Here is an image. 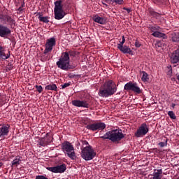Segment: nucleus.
Masks as SVG:
<instances>
[{
	"label": "nucleus",
	"mask_w": 179,
	"mask_h": 179,
	"mask_svg": "<svg viewBox=\"0 0 179 179\" xmlns=\"http://www.w3.org/2000/svg\"><path fill=\"white\" fill-rule=\"evenodd\" d=\"M71 57H76V52L73 50H69L63 52L56 62V65L63 71H69V69H75L76 66L71 65Z\"/></svg>",
	"instance_id": "1"
},
{
	"label": "nucleus",
	"mask_w": 179,
	"mask_h": 179,
	"mask_svg": "<svg viewBox=\"0 0 179 179\" xmlns=\"http://www.w3.org/2000/svg\"><path fill=\"white\" fill-rule=\"evenodd\" d=\"M117 85L113 81V80H109L106 81L103 85H102L99 89V96L100 97H110L115 94L117 92Z\"/></svg>",
	"instance_id": "2"
},
{
	"label": "nucleus",
	"mask_w": 179,
	"mask_h": 179,
	"mask_svg": "<svg viewBox=\"0 0 179 179\" xmlns=\"http://www.w3.org/2000/svg\"><path fill=\"white\" fill-rule=\"evenodd\" d=\"M101 139H109L113 143L115 142H120L121 139L125 138V134H122V130L121 129H113L107 131L103 136L100 137Z\"/></svg>",
	"instance_id": "3"
},
{
	"label": "nucleus",
	"mask_w": 179,
	"mask_h": 179,
	"mask_svg": "<svg viewBox=\"0 0 179 179\" xmlns=\"http://www.w3.org/2000/svg\"><path fill=\"white\" fill-rule=\"evenodd\" d=\"M96 152L91 145L81 148V157L86 162L93 160L96 157Z\"/></svg>",
	"instance_id": "4"
},
{
	"label": "nucleus",
	"mask_w": 179,
	"mask_h": 179,
	"mask_svg": "<svg viewBox=\"0 0 179 179\" xmlns=\"http://www.w3.org/2000/svg\"><path fill=\"white\" fill-rule=\"evenodd\" d=\"M62 150L71 159V160L76 159V155L75 154V148L69 141H64L62 143Z\"/></svg>",
	"instance_id": "5"
},
{
	"label": "nucleus",
	"mask_w": 179,
	"mask_h": 179,
	"mask_svg": "<svg viewBox=\"0 0 179 179\" xmlns=\"http://www.w3.org/2000/svg\"><path fill=\"white\" fill-rule=\"evenodd\" d=\"M54 15L56 20H61L66 16V13L62 8V0L56 1L55 2Z\"/></svg>",
	"instance_id": "6"
},
{
	"label": "nucleus",
	"mask_w": 179,
	"mask_h": 179,
	"mask_svg": "<svg viewBox=\"0 0 179 179\" xmlns=\"http://www.w3.org/2000/svg\"><path fill=\"white\" fill-rule=\"evenodd\" d=\"M87 129L96 132V131H103L106 129V124L104 122H96L86 126Z\"/></svg>",
	"instance_id": "7"
},
{
	"label": "nucleus",
	"mask_w": 179,
	"mask_h": 179,
	"mask_svg": "<svg viewBox=\"0 0 179 179\" xmlns=\"http://www.w3.org/2000/svg\"><path fill=\"white\" fill-rule=\"evenodd\" d=\"M124 90H127V92H129L131 90V92H134L137 94H141V93H142V90L139 87H138V84L133 83L132 82H129L125 84Z\"/></svg>",
	"instance_id": "8"
},
{
	"label": "nucleus",
	"mask_w": 179,
	"mask_h": 179,
	"mask_svg": "<svg viewBox=\"0 0 179 179\" xmlns=\"http://www.w3.org/2000/svg\"><path fill=\"white\" fill-rule=\"evenodd\" d=\"M148 132H149V127H148V125L145 123H143L136 130L134 136L136 138H143V136H145Z\"/></svg>",
	"instance_id": "9"
},
{
	"label": "nucleus",
	"mask_w": 179,
	"mask_h": 179,
	"mask_svg": "<svg viewBox=\"0 0 179 179\" xmlns=\"http://www.w3.org/2000/svg\"><path fill=\"white\" fill-rule=\"evenodd\" d=\"M56 41L55 38L52 37L47 40L45 43V49L43 52V54H48V52H51L52 51V48L55 47Z\"/></svg>",
	"instance_id": "10"
},
{
	"label": "nucleus",
	"mask_w": 179,
	"mask_h": 179,
	"mask_svg": "<svg viewBox=\"0 0 179 179\" xmlns=\"http://www.w3.org/2000/svg\"><path fill=\"white\" fill-rule=\"evenodd\" d=\"M47 170L52 173H64L66 170V164H62V165H57L56 166L48 167Z\"/></svg>",
	"instance_id": "11"
},
{
	"label": "nucleus",
	"mask_w": 179,
	"mask_h": 179,
	"mask_svg": "<svg viewBox=\"0 0 179 179\" xmlns=\"http://www.w3.org/2000/svg\"><path fill=\"white\" fill-rule=\"evenodd\" d=\"M12 34V31L8 27L0 24V37L6 38Z\"/></svg>",
	"instance_id": "12"
},
{
	"label": "nucleus",
	"mask_w": 179,
	"mask_h": 179,
	"mask_svg": "<svg viewBox=\"0 0 179 179\" xmlns=\"http://www.w3.org/2000/svg\"><path fill=\"white\" fill-rule=\"evenodd\" d=\"M0 23H2L3 24L9 23L10 26H12V24H15V20H13L12 17L3 14H0Z\"/></svg>",
	"instance_id": "13"
},
{
	"label": "nucleus",
	"mask_w": 179,
	"mask_h": 179,
	"mask_svg": "<svg viewBox=\"0 0 179 179\" xmlns=\"http://www.w3.org/2000/svg\"><path fill=\"white\" fill-rule=\"evenodd\" d=\"M72 104L75 107H83V108H89L90 104L86 100H73Z\"/></svg>",
	"instance_id": "14"
},
{
	"label": "nucleus",
	"mask_w": 179,
	"mask_h": 179,
	"mask_svg": "<svg viewBox=\"0 0 179 179\" xmlns=\"http://www.w3.org/2000/svg\"><path fill=\"white\" fill-rule=\"evenodd\" d=\"M10 128V126L9 124H0V138H5V136H8V135H9Z\"/></svg>",
	"instance_id": "15"
},
{
	"label": "nucleus",
	"mask_w": 179,
	"mask_h": 179,
	"mask_svg": "<svg viewBox=\"0 0 179 179\" xmlns=\"http://www.w3.org/2000/svg\"><path fill=\"white\" fill-rule=\"evenodd\" d=\"M171 64H178L179 62V49L176 50L170 56Z\"/></svg>",
	"instance_id": "16"
},
{
	"label": "nucleus",
	"mask_w": 179,
	"mask_h": 179,
	"mask_svg": "<svg viewBox=\"0 0 179 179\" xmlns=\"http://www.w3.org/2000/svg\"><path fill=\"white\" fill-rule=\"evenodd\" d=\"M118 50L121 51L123 54H130V55H134V52L127 45H123V46H117Z\"/></svg>",
	"instance_id": "17"
},
{
	"label": "nucleus",
	"mask_w": 179,
	"mask_h": 179,
	"mask_svg": "<svg viewBox=\"0 0 179 179\" xmlns=\"http://www.w3.org/2000/svg\"><path fill=\"white\" fill-rule=\"evenodd\" d=\"M92 20L99 24H106V20L103 17H100L99 15H95L92 17Z\"/></svg>",
	"instance_id": "18"
},
{
	"label": "nucleus",
	"mask_w": 179,
	"mask_h": 179,
	"mask_svg": "<svg viewBox=\"0 0 179 179\" xmlns=\"http://www.w3.org/2000/svg\"><path fill=\"white\" fill-rule=\"evenodd\" d=\"M10 57V51H8V54L5 53V49L0 45V59H8Z\"/></svg>",
	"instance_id": "19"
},
{
	"label": "nucleus",
	"mask_w": 179,
	"mask_h": 179,
	"mask_svg": "<svg viewBox=\"0 0 179 179\" xmlns=\"http://www.w3.org/2000/svg\"><path fill=\"white\" fill-rule=\"evenodd\" d=\"M162 174H163V169H154L152 174V179H162Z\"/></svg>",
	"instance_id": "20"
},
{
	"label": "nucleus",
	"mask_w": 179,
	"mask_h": 179,
	"mask_svg": "<svg viewBox=\"0 0 179 179\" xmlns=\"http://www.w3.org/2000/svg\"><path fill=\"white\" fill-rule=\"evenodd\" d=\"M38 19L40 22H43V23H50V17H43V14L41 13H38L37 14Z\"/></svg>",
	"instance_id": "21"
},
{
	"label": "nucleus",
	"mask_w": 179,
	"mask_h": 179,
	"mask_svg": "<svg viewBox=\"0 0 179 179\" xmlns=\"http://www.w3.org/2000/svg\"><path fill=\"white\" fill-rule=\"evenodd\" d=\"M51 142H52V140H47V138L44 137L39 140L38 145L39 146H47V145L51 143Z\"/></svg>",
	"instance_id": "22"
},
{
	"label": "nucleus",
	"mask_w": 179,
	"mask_h": 179,
	"mask_svg": "<svg viewBox=\"0 0 179 179\" xmlns=\"http://www.w3.org/2000/svg\"><path fill=\"white\" fill-rule=\"evenodd\" d=\"M152 36H153L154 37H157L158 38H164L166 39L167 38V36H166V34H163L160 31H154L152 34Z\"/></svg>",
	"instance_id": "23"
},
{
	"label": "nucleus",
	"mask_w": 179,
	"mask_h": 179,
	"mask_svg": "<svg viewBox=\"0 0 179 179\" xmlns=\"http://www.w3.org/2000/svg\"><path fill=\"white\" fill-rule=\"evenodd\" d=\"M45 90H52L53 92H57L58 90V87H57V85L52 83V84H49L45 86Z\"/></svg>",
	"instance_id": "24"
},
{
	"label": "nucleus",
	"mask_w": 179,
	"mask_h": 179,
	"mask_svg": "<svg viewBox=\"0 0 179 179\" xmlns=\"http://www.w3.org/2000/svg\"><path fill=\"white\" fill-rule=\"evenodd\" d=\"M171 40L173 43H178L179 41V33L171 34Z\"/></svg>",
	"instance_id": "25"
},
{
	"label": "nucleus",
	"mask_w": 179,
	"mask_h": 179,
	"mask_svg": "<svg viewBox=\"0 0 179 179\" xmlns=\"http://www.w3.org/2000/svg\"><path fill=\"white\" fill-rule=\"evenodd\" d=\"M149 13L151 16H153V17H160V13L155 12L153 9H150Z\"/></svg>",
	"instance_id": "26"
},
{
	"label": "nucleus",
	"mask_w": 179,
	"mask_h": 179,
	"mask_svg": "<svg viewBox=\"0 0 179 179\" xmlns=\"http://www.w3.org/2000/svg\"><path fill=\"white\" fill-rule=\"evenodd\" d=\"M20 157L17 156L15 159L12 162V166H18V164H20Z\"/></svg>",
	"instance_id": "27"
},
{
	"label": "nucleus",
	"mask_w": 179,
	"mask_h": 179,
	"mask_svg": "<svg viewBox=\"0 0 179 179\" xmlns=\"http://www.w3.org/2000/svg\"><path fill=\"white\" fill-rule=\"evenodd\" d=\"M143 76L141 78V80L143 82H148L149 80V78L148 77V73L145 71H142Z\"/></svg>",
	"instance_id": "28"
},
{
	"label": "nucleus",
	"mask_w": 179,
	"mask_h": 179,
	"mask_svg": "<svg viewBox=\"0 0 179 179\" xmlns=\"http://www.w3.org/2000/svg\"><path fill=\"white\" fill-rule=\"evenodd\" d=\"M150 30H151V31H153V33H155V31H157V30H160V27L159 26H150L149 27Z\"/></svg>",
	"instance_id": "29"
},
{
	"label": "nucleus",
	"mask_w": 179,
	"mask_h": 179,
	"mask_svg": "<svg viewBox=\"0 0 179 179\" xmlns=\"http://www.w3.org/2000/svg\"><path fill=\"white\" fill-rule=\"evenodd\" d=\"M168 115L170 117L171 120H176V118H177V117H176V114L173 111H169Z\"/></svg>",
	"instance_id": "30"
},
{
	"label": "nucleus",
	"mask_w": 179,
	"mask_h": 179,
	"mask_svg": "<svg viewBox=\"0 0 179 179\" xmlns=\"http://www.w3.org/2000/svg\"><path fill=\"white\" fill-rule=\"evenodd\" d=\"M113 3H115L116 5H123L124 0H112Z\"/></svg>",
	"instance_id": "31"
},
{
	"label": "nucleus",
	"mask_w": 179,
	"mask_h": 179,
	"mask_svg": "<svg viewBox=\"0 0 179 179\" xmlns=\"http://www.w3.org/2000/svg\"><path fill=\"white\" fill-rule=\"evenodd\" d=\"M12 69H13V64L8 63L6 67V72H9V71H12Z\"/></svg>",
	"instance_id": "32"
},
{
	"label": "nucleus",
	"mask_w": 179,
	"mask_h": 179,
	"mask_svg": "<svg viewBox=\"0 0 179 179\" xmlns=\"http://www.w3.org/2000/svg\"><path fill=\"white\" fill-rule=\"evenodd\" d=\"M46 141H52V136L50 133H47L46 136L45 137Z\"/></svg>",
	"instance_id": "33"
},
{
	"label": "nucleus",
	"mask_w": 179,
	"mask_h": 179,
	"mask_svg": "<svg viewBox=\"0 0 179 179\" xmlns=\"http://www.w3.org/2000/svg\"><path fill=\"white\" fill-rule=\"evenodd\" d=\"M35 87L36 88L37 92L39 93H41L43 92V87L41 85H35Z\"/></svg>",
	"instance_id": "34"
},
{
	"label": "nucleus",
	"mask_w": 179,
	"mask_h": 179,
	"mask_svg": "<svg viewBox=\"0 0 179 179\" xmlns=\"http://www.w3.org/2000/svg\"><path fill=\"white\" fill-rule=\"evenodd\" d=\"M124 43H125V36H122V40L120 43L117 44V47L123 46Z\"/></svg>",
	"instance_id": "35"
},
{
	"label": "nucleus",
	"mask_w": 179,
	"mask_h": 179,
	"mask_svg": "<svg viewBox=\"0 0 179 179\" xmlns=\"http://www.w3.org/2000/svg\"><path fill=\"white\" fill-rule=\"evenodd\" d=\"M71 86V82L66 83L64 85H62V89H65L66 87H69Z\"/></svg>",
	"instance_id": "36"
},
{
	"label": "nucleus",
	"mask_w": 179,
	"mask_h": 179,
	"mask_svg": "<svg viewBox=\"0 0 179 179\" xmlns=\"http://www.w3.org/2000/svg\"><path fill=\"white\" fill-rule=\"evenodd\" d=\"M159 146H160V148H164V146H167V141L164 142H160L159 143Z\"/></svg>",
	"instance_id": "37"
},
{
	"label": "nucleus",
	"mask_w": 179,
	"mask_h": 179,
	"mask_svg": "<svg viewBox=\"0 0 179 179\" xmlns=\"http://www.w3.org/2000/svg\"><path fill=\"white\" fill-rule=\"evenodd\" d=\"M141 42L138 41V40L136 41L135 42V47H136L137 48H139V47H141Z\"/></svg>",
	"instance_id": "38"
},
{
	"label": "nucleus",
	"mask_w": 179,
	"mask_h": 179,
	"mask_svg": "<svg viewBox=\"0 0 179 179\" xmlns=\"http://www.w3.org/2000/svg\"><path fill=\"white\" fill-rule=\"evenodd\" d=\"M123 10H127V13H131V12H132V9L128 8L127 7H123Z\"/></svg>",
	"instance_id": "39"
},
{
	"label": "nucleus",
	"mask_w": 179,
	"mask_h": 179,
	"mask_svg": "<svg viewBox=\"0 0 179 179\" xmlns=\"http://www.w3.org/2000/svg\"><path fill=\"white\" fill-rule=\"evenodd\" d=\"M69 78H70L71 79H73L74 78H76V75L73 73H70L69 74Z\"/></svg>",
	"instance_id": "40"
},
{
	"label": "nucleus",
	"mask_w": 179,
	"mask_h": 179,
	"mask_svg": "<svg viewBox=\"0 0 179 179\" xmlns=\"http://www.w3.org/2000/svg\"><path fill=\"white\" fill-rule=\"evenodd\" d=\"M167 75H168V76H171L173 75V70H169L167 72Z\"/></svg>",
	"instance_id": "41"
},
{
	"label": "nucleus",
	"mask_w": 179,
	"mask_h": 179,
	"mask_svg": "<svg viewBox=\"0 0 179 179\" xmlns=\"http://www.w3.org/2000/svg\"><path fill=\"white\" fill-rule=\"evenodd\" d=\"M83 145H85L86 146H89V143L87 141H82Z\"/></svg>",
	"instance_id": "42"
},
{
	"label": "nucleus",
	"mask_w": 179,
	"mask_h": 179,
	"mask_svg": "<svg viewBox=\"0 0 179 179\" xmlns=\"http://www.w3.org/2000/svg\"><path fill=\"white\" fill-rule=\"evenodd\" d=\"M156 45L157 47H162V42L161 41H157Z\"/></svg>",
	"instance_id": "43"
},
{
	"label": "nucleus",
	"mask_w": 179,
	"mask_h": 179,
	"mask_svg": "<svg viewBox=\"0 0 179 179\" xmlns=\"http://www.w3.org/2000/svg\"><path fill=\"white\" fill-rule=\"evenodd\" d=\"M18 10H19L20 13H23V8L22 7H20L18 8Z\"/></svg>",
	"instance_id": "44"
},
{
	"label": "nucleus",
	"mask_w": 179,
	"mask_h": 179,
	"mask_svg": "<svg viewBox=\"0 0 179 179\" xmlns=\"http://www.w3.org/2000/svg\"><path fill=\"white\" fill-rule=\"evenodd\" d=\"M167 68H168V69H169V71H173L171 66H168Z\"/></svg>",
	"instance_id": "45"
},
{
	"label": "nucleus",
	"mask_w": 179,
	"mask_h": 179,
	"mask_svg": "<svg viewBox=\"0 0 179 179\" xmlns=\"http://www.w3.org/2000/svg\"><path fill=\"white\" fill-rule=\"evenodd\" d=\"M171 107H172L173 108H174V107H176V103H172V104H171Z\"/></svg>",
	"instance_id": "46"
},
{
	"label": "nucleus",
	"mask_w": 179,
	"mask_h": 179,
	"mask_svg": "<svg viewBox=\"0 0 179 179\" xmlns=\"http://www.w3.org/2000/svg\"><path fill=\"white\" fill-rule=\"evenodd\" d=\"M2 166H3V163L0 162V167H2Z\"/></svg>",
	"instance_id": "47"
},
{
	"label": "nucleus",
	"mask_w": 179,
	"mask_h": 179,
	"mask_svg": "<svg viewBox=\"0 0 179 179\" xmlns=\"http://www.w3.org/2000/svg\"><path fill=\"white\" fill-rule=\"evenodd\" d=\"M177 80H179V74L177 76Z\"/></svg>",
	"instance_id": "48"
},
{
	"label": "nucleus",
	"mask_w": 179,
	"mask_h": 179,
	"mask_svg": "<svg viewBox=\"0 0 179 179\" xmlns=\"http://www.w3.org/2000/svg\"><path fill=\"white\" fill-rule=\"evenodd\" d=\"M106 2H108V1H112L113 0H106Z\"/></svg>",
	"instance_id": "49"
},
{
	"label": "nucleus",
	"mask_w": 179,
	"mask_h": 179,
	"mask_svg": "<svg viewBox=\"0 0 179 179\" xmlns=\"http://www.w3.org/2000/svg\"><path fill=\"white\" fill-rule=\"evenodd\" d=\"M23 6H24V4H22L21 7L23 8Z\"/></svg>",
	"instance_id": "50"
},
{
	"label": "nucleus",
	"mask_w": 179,
	"mask_h": 179,
	"mask_svg": "<svg viewBox=\"0 0 179 179\" xmlns=\"http://www.w3.org/2000/svg\"><path fill=\"white\" fill-rule=\"evenodd\" d=\"M0 97H1V93H0Z\"/></svg>",
	"instance_id": "51"
}]
</instances>
